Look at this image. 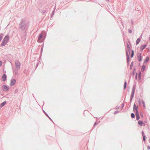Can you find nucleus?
I'll use <instances>...</instances> for the list:
<instances>
[{"instance_id":"f257e3e1","label":"nucleus","mask_w":150,"mask_h":150,"mask_svg":"<svg viewBox=\"0 0 150 150\" xmlns=\"http://www.w3.org/2000/svg\"><path fill=\"white\" fill-rule=\"evenodd\" d=\"M29 26L28 21L25 19H22L19 24L18 28L21 31L25 32V34Z\"/></svg>"},{"instance_id":"f03ea898","label":"nucleus","mask_w":150,"mask_h":150,"mask_svg":"<svg viewBox=\"0 0 150 150\" xmlns=\"http://www.w3.org/2000/svg\"><path fill=\"white\" fill-rule=\"evenodd\" d=\"M126 58H127V66L129 65V62L130 61V59L129 58V54H128V52L127 50H126Z\"/></svg>"},{"instance_id":"7ed1b4c3","label":"nucleus","mask_w":150,"mask_h":150,"mask_svg":"<svg viewBox=\"0 0 150 150\" xmlns=\"http://www.w3.org/2000/svg\"><path fill=\"white\" fill-rule=\"evenodd\" d=\"M136 86L135 85H134L132 90V93L130 96V98H133L134 96V95L135 91V88Z\"/></svg>"},{"instance_id":"20e7f679","label":"nucleus","mask_w":150,"mask_h":150,"mask_svg":"<svg viewBox=\"0 0 150 150\" xmlns=\"http://www.w3.org/2000/svg\"><path fill=\"white\" fill-rule=\"evenodd\" d=\"M136 86L135 85H134L132 90V93L130 96V98H133L134 96V95L135 91V88Z\"/></svg>"},{"instance_id":"39448f33","label":"nucleus","mask_w":150,"mask_h":150,"mask_svg":"<svg viewBox=\"0 0 150 150\" xmlns=\"http://www.w3.org/2000/svg\"><path fill=\"white\" fill-rule=\"evenodd\" d=\"M15 66L17 70H19L20 66L21 65V63L18 60L16 61L15 62Z\"/></svg>"},{"instance_id":"423d86ee","label":"nucleus","mask_w":150,"mask_h":150,"mask_svg":"<svg viewBox=\"0 0 150 150\" xmlns=\"http://www.w3.org/2000/svg\"><path fill=\"white\" fill-rule=\"evenodd\" d=\"M2 88L4 91H7L9 90L10 87L7 85H4L2 86Z\"/></svg>"},{"instance_id":"0eeeda50","label":"nucleus","mask_w":150,"mask_h":150,"mask_svg":"<svg viewBox=\"0 0 150 150\" xmlns=\"http://www.w3.org/2000/svg\"><path fill=\"white\" fill-rule=\"evenodd\" d=\"M16 82V80L15 79H12L11 80V82L10 84V85L11 86H13Z\"/></svg>"},{"instance_id":"6e6552de","label":"nucleus","mask_w":150,"mask_h":150,"mask_svg":"<svg viewBox=\"0 0 150 150\" xmlns=\"http://www.w3.org/2000/svg\"><path fill=\"white\" fill-rule=\"evenodd\" d=\"M137 57L138 58V61L140 62L142 60V57L141 56L140 53H139L137 54Z\"/></svg>"},{"instance_id":"1a4fd4ad","label":"nucleus","mask_w":150,"mask_h":150,"mask_svg":"<svg viewBox=\"0 0 150 150\" xmlns=\"http://www.w3.org/2000/svg\"><path fill=\"white\" fill-rule=\"evenodd\" d=\"M7 78V77L6 74H4L2 76L1 79L4 82L6 80Z\"/></svg>"},{"instance_id":"9d476101","label":"nucleus","mask_w":150,"mask_h":150,"mask_svg":"<svg viewBox=\"0 0 150 150\" xmlns=\"http://www.w3.org/2000/svg\"><path fill=\"white\" fill-rule=\"evenodd\" d=\"M138 105L136 106V105L134 103L133 105V110L134 112H135L136 111V112H137L138 111Z\"/></svg>"},{"instance_id":"9b49d317","label":"nucleus","mask_w":150,"mask_h":150,"mask_svg":"<svg viewBox=\"0 0 150 150\" xmlns=\"http://www.w3.org/2000/svg\"><path fill=\"white\" fill-rule=\"evenodd\" d=\"M9 38V37L8 34L6 35L4 37L3 40H4L8 42Z\"/></svg>"},{"instance_id":"f8f14e48","label":"nucleus","mask_w":150,"mask_h":150,"mask_svg":"<svg viewBox=\"0 0 150 150\" xmlns=\"http://www.w3.org/2000/svg\"><path fill=\"white\" fill-rule=\"evenodd\" d=\"M7 43L8 42L5 41L4 40H3L1 44L0 45V47H3L5 46Z\"/></svg>"},{"instance_id":"ddd939ff","label":"nucleus","mask_w":150,"mask_h":150,"mask_svg":"<svg viewBox=\"0 0 150 150\" xmlns=\"http://www.w3.org/2000/svg\"><path fill=\"white\" fill-rule=\"evenodd\" d=\"M138 124L140 126H142L143 125L145 126V124L141 120H139L138 122Z\"/></svg>"},{"instance_id":"4468645a","label":"nucleus","mask_w":150,"mask_h":150,"mask_svg":"<svg viewBox=\"0 0 150 150\" xmlns=\"http://www.w3.org/2000/svg\"><path fill=\"white\" fill-rule=\"evenodd\" d=\"M142 136H143V141L144 142H145L146 136L145 135V134L144 133V132L143 130L142 131Z\"/></svg>"},{"instance_id":"2eb2a0df","label":"nucleus","mask_w":150,"mask_h":150,"mask_svg":"<svg viewBox=\"0 0 150 150\" xmlns=\"http://www.w3.org/2000/svg\"><path fill=\"white\" fill-rule=\"evenodd\" d=\"M147 44H145L144 45H143L141 46L140 47V50L141 51H143V50L145 49V48L146 47Z\"/></svg>"},{"instance_id":"dca6fc26","label":"nucleus","mask_w":150,"mask_h":150,"mask_svg":"<svg viewBox=\"0 0 150 150\" xmlns=\"http://www.w3.org/2000/svg\"><path fill=\"white\" fill-rule=\"evenodd\" d=\"M136 115V119L137 120H138L140 118L139 114V111H137V112H136L135 113Z\"/></svg>"},{"instance_id":"f3484780","label":"nucleus","mask_w":150,"mask_h":150,"mask_svg":"<svg viewBox=\"0 0 150 150\" xmlns=\"http://www.w3.org/2000/svg\"><path fill=\"white\" fill-rule=\"evenodd\" d=\"M6 103V101H4L0 105V108L4 106Z\"/></svg>"},{"instance_id":"a211bd4d","label":"nucleus","mask_w":150,"mask_h":150,"mask_svg":"<svg viewBox=\"0 0 150 150\" xmlns=\"http://www.w3.org/2000/svg\"><path fill=\"white\" fill-rule=\"evenodd\" d=\"M149 58L148 56H147L145 59L144 60V64L145 63L149 61Z\"/></svg>"},{"instance_id":"6ab92c4d","label":"nucleus","mask_w":150,"mask_h":150,"mask_svg":"<svg viewBox=\"0 0 150 150\" xmlns=\"http://www.w3.org/2000/svg\"><path fill=\"white\" fill-rule=\"evenodd\" d=\"M141 39L140 38H139L137 39V40L136 41V43H135L136 45H137L141 41Z\"/></svg>"},{"instance_id":"aec40b11","label":"nucleus","mask_w":150,"mask_h":150,"mask_svg":"<svg viewBox=\"0 0 150 150\" xmlns=\"http://www.w3.org/2000/svg\"><path fill=\"white\" fill-rule=\"evenodd\" d=\"M43 36V34L41 33L39 35L38 37V40H40L42 37Z\"/></svg>"},{"instance_id":"412c9836","label":"nucleus","mask_w":150,"mask_h":150,"mask_svg":"<svg viewBox=\"0 0 150 150\" xmlns=\"http://www.w3.org/2000/svg\"><path fill=\"white\" fill-rule=\"evenodd\" d=\"M44 47V44L42 45V46L40 50V57H41V55H42L43 49Z\"/></svg>"},{"instance_id":"4be33fe9","label":"nucleus","mask_w":150,"mask_h":150,"mask_svg":"<svg viewBox=\"0 0 150 150\" xmlns=\"http://www.w3.org/2000/svg\"><path fill=\"white\" fill-rule=\"evenodd\" d=\"M43 111L45 113L46 115L48 117V118L49 119L51 120L53 123H54L53 120H52V119H51V118L49 117V116L43 110Z\"/></svg>"},{"instance_id":"5701e85b","label":"nucleus","mask_w":150,"mask_h":150,"mask_svg":"<svg viewBox=\"0 0 150 150\" xmlns=\"http://www.w3.org/2000/svg\"><path fill=\"white\" fill-rule=\"evenodd\" d=\"M127 50H127V51H129V54H130V48L128 44V43H127Z\"/></svg>"},{"instance_id":"b1692460","label":"nucleus","mask_w":150,"mask_h":150,"mask_svg":"<svg viewBox=\"0 0 150 150\" xmlns=\"http://www.w3.org/2000/svg\"><path fill=\"white\" fill-rule=\"evenodd\" d=\"M141 76H142V73L140 71H139V74H138V79L139 80H141Z\"/></svg>"},{"instance_id":"393cba45","label":"nucleus","mask_w":150,"mask_h":150,"mask_svg":"<svg viewBox=\"0 0 150 150\" xmlns=\"http://www.w3.org/2000/svg\"><path fill=\"white\" fill-rule=\"evenodd\" d=\"M146 66L143 65L142 67L141 71L142 72H144V70L145 69Z\"/></svg>"},{"instance_id":"a878e982","label":"nucleus","mask_w":150,"mask_h":150,"mask_svg":"<svg viewBox=\"0 0 150 150\" xmlns=\"http://www.w3.org/2000/svg\"><path fill=\"white\" fill-rule=\"evenodd\" d=\"M127 82L126 81H125L124 85V90H125L127 87Z\"/></svg>"},{"instance_id":"bb28decb","label":"nucleus","mask_w":150,"mask_h":150,"mask_svg":"<svg viewBox=\"0 0 150 150\" xmlns=\"http://www.w3.org/2000/svg\"><path fill=\"white\" fill-rule=\"evenodd\" d=\"M134 61H132L131 63V64L130 65V69L131 70L132 69V67H133V64H134Z\"/></svg>"},{"instance_id":"cd10ccee","label":"nucleus","mask_w":150,"mask_h":150,"mask_svg":"<svg viewBox=\"0 0 150 150\" xmlns=\"http://www.w3.org/2000/svg\"><path fill=\"white\" fill-rule=\"evenodd\" d=\"M4 35L3 33H0V42L1 41Z\"/></svg>"},{"instance_id":"c85d7f7f","label":"nucleus","mask_w":150,"mask_h":150,"mask_svg":"<svg viewBox=\"0 0 150 150\" xmlns=\"http://www.w3.org/2000/svg\"><path fill=\"white\" fill-rule=\"evenodd\" d=\"M142 101L143 105V107L144 108H145L146 107V105L144 101L143 100H142Z\"/></svg>"},{"instance_id":"c756f323","label":"nucleus","mask_w":150,"mask_h":150,"mask_svg":"<svg viewBox=\"0 0 150 150\" xmlns=\"http://www.w3.org/2000/svg\"><path fill=\"white\" fill-rule=\"evenodd\" d=\"M18 70H17V69H15L14 71H13V72H14L16 75H17L18 74V72L17 71Z\"/></svg>"},{"instance_id":"7c9ffc66","label":"nucleus","mask_w":150,"mask_h":150,"mask_svg":"<svg viewBox=\"0 0 150 150\" xmlns=\"http://www.w3.org/2000/svg\"><path fill=\"white\" fill-rule=\"evenodd\" d=\"M131 58L134 55V50H131Z\"/></svg>"},{"instance_id":"2f4dec72","label":"nucleus","mask_w":150,"mask_h":150,"mask_svg":"<svg viewBox=\"0 0 150 150\" xmlns=\"http://www.w3.org/2000/svg\"><path fill=\"white\" fill-rule=\"evenodd\" d=\"M131 116L132 118H134L135 117V115L133 113H131Z\"/></svg>"},{"instance_id":"473e14b6","label":"nucleus","mask_w":150,"mask_h":150,"mask_svg":"<svg viewBox=\"0 0 150 150\" xmlns=\"http://www.w3.org/2000/svg\"><path fill=\"white\" fill-rule=\"evenodd\" d=\"M54 12H55V9L54 10H53V11H52V13L51 15V18L54 15Z\"/></svg>"},{"instance_id":"72a5a7b5","label":"nucleus","mask_w":150,"mask_h":150,"mask_svg":"<svg viewBox=\"0 0 150 150\" xmlns=\"http://www.w3.org/2000/svg\"><path fill=\"white\" fill-rule=\"evenodd\" d=\"M124 105H125V103H123L122 104V105L121 106V110H122V109L123 108V107H124Z\"/></svg>"},{"instance_id":"f704fd0d","label":"nucleus","mask_w":150,"mask_h":150,"mask_svg":"<svg viewBox=\"0 0 150 150\" xmlns=\"http://www.w3.org/2000/svg\"><path fill=\"white\" fill-rule=\"evenodd\" d=\"M138 75V74L137 72H136L135 74V79L136 80H137V76Z\"/></svg>"},{"instance_id":"c9c22d12","label":"nucleus","mask_w":150,"mask_h":150,"mask_svg":"<svg viewBox=\"0 0 150 150\" xmlns=\"http://www.w3.org/2000/svg\"><path fill=\"white\" fill-rule=\"evenodd\" d=\"M46 10H43L42 11L41 13L42 14H44L46 12Z\"/></svg>"},{"instance_id":"e433bc0d","label":"nucleus","mask_w":150,"mask_h":150,"mask_svg":"<svg viewBox=\"0 0 150 150\" xmlns=\"http://www.w3.org/2000/svg\"><path fill=\"white\" fill-rule=\"evenodd\" d=\"M140 115L141 117H143V114L142 113V112H140Z\"/></svg>"},{"instance_id":"4c0bfd02","label":"nucleus","mask_w":150,"mask_h":150,"mask_svg":"<svg viewBox=\"0 0 150 150\" xmlns=\"http://www.w3.org/2000/svg\"><path fill=\"white\" fill-rule=\"evenodd\" d=\"M128 32L129 33H131L132 32V31L131 29H128Z\"/></svg>"},{"instance_id":"58836bf2","label":"nucleus","mask_w":150,"mask_h":150,"mask_svg":"<svg viewBox=\"0 0 150 150\" xmlns=\"http://www.w3.org/2000/svg\"><path fill=\"white\" fill-rule=\"evenodd\" d=\"M97 125V122H96L94 123V125H93V127H95L96 125Z\"/></svg>"},{"instance_id":"ea45409f","label":"nucleus","mask_w":150,"mask_h":150,"mask_svg":"<svg viewBox=\"0 0 150 150\" xmlns=\"http://www.w3.org/2000/svg\"><path fill=\"white\" fill-rule=\"evenodd\" d=\"M120 112V111L118 110H116V111H115L114 112V113L115 114H117V113H119Z\"/></svg>"},{"instance_id":"a19ab883","label":"nucleus","mask_w":150,"mask_h":150,"mask_svg":"<svg viewBox=\"0 0 150 150\" xmlns=\"http://www.w3.org/2000/svg\"><path fill=\"white\" fill-rule=\"evenodd\" d=\"M138 103H139V105H141V102L140 101V99H139V101H138Z\"/></svg>"},{"instance_id":"79ce46f5","label":"nucleus","mask_w":150,"mask_h":150,"mask_svg":"<svg viewBox=\"0 0 150 150\" xmlns=\"http://www.w3.org/2000/svg\"><path fill=\"white\" fill-rule=\"evenodd\" d=\"M136 69V67H134L133 71L135 72Z\"/></svg>"},{"instance_id":"37998d69","label":"nucleus","mask_w":150,"mask_h":150,"mask_svg":"<svg viewBox=\"0 0 150 150\" xmlns=\"http://www.w3.org/2000/svg\"><path fill=\"white\" fill-rule=\"evenodd\" d=\"M18 89H16L15 91V93H17L18 92Z\"/></svg>"},{"instance_id":"c03bdc74","label":"nucleus","mask_w":150,"mask_h":150,"mask_svg":"<svg viewBox=\"0 0 150 150\" xmlns=\"http://www.w3.org/2000/svg\"><path fill=\"white\" fill-rule=\"evenodd\" d=\"M135 74V72L133 71L132 73V75L133 76H134Z\"/></svg>"},{"instance_id":"a18cd8bd","label":"nucleus","mask_w":150,"mask_h":150,"mask_svg":"<svg viewBox=\"0 0 150 150\" xmlns=\"http://www.w3.org/2000/svg\"><path fill=\"white\" fill-rule=\"evenodd\" d=\"M119 108H120L119 106H117L115 108L116 109H119Z\"/></svg>"},{"instance_id":"49530a36","label":"nucleus","mask_w":150,"mask_h":150,"mask_svg":"<svg viewBox=\"0 0 150 150\" xmlns=\"http://www.w3.org/2000/svg\"><path fill=\"white\" fill-rule=\"evenodd\" d=\"M2 65V62L1 61H0V67Z\"/></svg>"},{"instance_id":"de8ad7c7","label":"nucleus","mask_w":150,"mask_h":150,"mask_svg":"<svg viewBox=\"0 0 150 150\" xmlns=\"http://www.w3.org/2000/svg\"><path fill=\"white\" fill-rule=\"evenodd\" d=\"M132 98H130V103H131L132 101Z\"/></svg>"},{"instance_id":"09e8293b","label":"nucleus","mask_w":150,"mask_h":150,"mask_svg":"<svg viewBox=\"0 0 150 150\" xmlns=\"http://www.w3.org/2000/svg\"><path fill=\"white\" fill-rule=\"evenodd\" d=\"M147 149L148 150H149L150 149V146H147Z\"/></svg>"},{"instance_id":"8fccbe9b","label":"nucleus","mask_w":150,"mask_h":150,"mask_svg":"<svg viewBox=\"0 0 150 150\" xmlns=\"http://www.w3.org/2000/svg\"><path fill=\"white\" fill-rule=\"evenodd\" d=\"M38 63L35 66L36 68L38 67Z\"/></svg>"},{"instance_id":"3c124183","label":"nucleus","mask_w":150,"mask_h":150,"mask_svg":"<svg viewBox=\"0 0 150 150\" xmlns=\"http://www.w3.org/2000/svg\"><path fill=\"white\" fill-rule=\"evenodd\" d=\"M142 34H141V35H140V37L139 38H140L141 39L142 38Z\"/></svg>"},{"instance_id":"603ef678","label":"nucleus","mask_w":150,"mask_h":150,"mask_svg":"<svg viewBox=\"0 0 150 150\" xmlns=\"http://www.w3.org/2000/svg\"><path fill=\"white\" fill-rule=\"evenodd\" d=\"M149 40L150 41V35H149Z\"/></svg>"},{"instance_id":"864d4df0","label":"nucleus","mask_w":150,"mask_h":150,"mask_svg":"<svg viewBox=\"0 0 150 150\" xmlns=\"http://www.w3.org/2000/svg\"><path fill=\"white\" fill-rule=\"evenodd\" d=\"M55 9H56V6H54V9H55Z\"/></svg>"},{"instance_id":"5fc2aeb1","label":"nucleus","mask_w":150,"mask_h":150,"mask_svg":"<svg viewBox=\"0 0 150 150\" xmlns=\"http://www.w3.org/2000/svg\"><path fill=\"white\" fill-rule=\"evenodd\" d=\"M131 22H132V24H133V22L132 21H131Z\"/></svg>"},{"instance_id":"6e6d98bb","label":"nucleus","mask_w":150,"mask_h":150,"mask_svg":"<svg viewBox=\"0 0 150 150\" xmlns=\"http://www.w3.org/2000/svg\"><path fill=\"white\" fill-rule=\"evenodd\" d=\"M106 1H110V0H106Z\"/></svg>"},{"instance_id":"4d7b16f0","label":"nucleus","mask_w":150,"mask_h":150,"mask_svg":"<svg viewBox=\"0 0 150 150\" xmlns=\"http://www.w3.org/2000/svg\"><path fill=\"white\" fill-rule=\"evenodd\" d=\"M121 23H122V25H123V23H122V22H121Z\"/></svg>"},{"instance_id":"13d9d810","label":"nucleus","mask_w":150,"mask_h":150,"mask_svg":"<svg viewBox=\"0 0 150 150\" xmlns=\"http://www.w3.org/2000/svg\"><path fill=\"white\" fill-rule=\"evenodd\" d=\"M32 95H33V96L34 97V94H33H33H32Z\"/></svg>"},{"instance_id":"bf43d9fd","label":"nucleus","mask_w":150,"mask_h":150,"mask_svg":"<svg viewBox=\"0 0 150 150\" xmlns=\"http://www.w3.org/2000/svg\"><path fill=\"white\" fill-rule=\"evenodd\" d=\"M43 104H44V101L43 102Z\"/></svg>"},{"instance_id":"052dcab7","label":"nucleus","mask_w":150,"mask_h":150,"mask_svg":"<svg viewBox=\"0 0 150 150\" xmlns=\"http://www.w3.org/2000/svg\"><path fill=\"white\" fill-rule=\"evenodd\" d=\"M125 98H126V97H125V99H124L125 100Z\"/></svg>"},{"instance_id":"680f3d73","label":"nucleus","mask_w":150,"mask_h":150,"mask_svg":"<svg viewBox=\"0 0 150 150\" xmlns=\"http://www.w3.org/2000/svg\"><path fill=\"white\" fill-rule=\"evenodd\" d=\"M149 142H150V138L149 139Z\"/></svg>"},{"instance_id":"e2e57ef3","label":"nucleus","mask_w":150,"mask_h":150,"mask_svg":"<svg viewBox=\"0 0 150 150\" xmlns=\"http://www.w3.org/2000/svg\"><path fill=\"white\" fill-rule=\"evenodd\" d=\"M24 73H25V71H24Z\"/></svg>"},{"instance_id":"0e129e2a","label":"nucleus","mask_w":150,"mask_h":150,"mask_svg":"<svg viewBox=\"0 0 150 150\" xmlns=\"http://www.w3.org/2000/svg\"><path fill=\"white\" fill-rule=\"evenodd\" d=\"M131 76V74H130V77Z\"/></svg>"},{"instance_id":"69168bd1","label":"nucleus","mask_w":150,"mask_h":150,"mask_svg":"<svg viewBox=\"0 0 150 150\" xmlns=\"http://www.w3.org/2000/svg\"><path fill=\"white\" fill-rule=\"evenodd\" d=\"M143 150H144L143 149Z\"/></svg>"}]
</instances>
